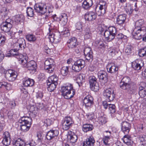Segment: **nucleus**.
<instances>
[{
    "mask_svg": "<svg viewBox=\"0 0 146 146\" xmlns=\"http://www.w3.org/2000/svg\"><path fill=\"white\" fill-rule=\"evenodd\" d=\"M133 48L130 45H128L126 48L125 52L128 55H129L131 53Z\"/></svg>",
    "mask_w": 146,
    "mask_h": 146,
    "instance_id": "obj_58",
    "label": "nucleus"
},
{
    "mask_svg": "<svg viewBox=\"0 0 146 146\" xmlns=\"http://www.w3.org/2000/svg\"><path fill=\"white\" fill-rule=\"evenodd\" d=\"M84 53L86 60L89 62H91L93 60L92 51L90 48L88 47L84 49Z\"/></svg>",
    "mask_w": 146,
    "mask_h": 146,
    "instance_id": "obj_15",
    "label": "nucleus"
},
{
    "mask_svg": "<svg viewBox=\"0 0 146 146\" xmlns=\"http://www.w3.org/2000/svg\"><path fill=\"white\" fill-rule=\"evenodd\" d=\"M61 34L65 37H67L70 35V33L68 29H65V30L61 32Z\"/></svg>",
    "mask_w": 146,
    "mask_h": 146,
    "instance_id": "obj_62",
    "label": "nucleus"
},
{
    "mask_svg": "<svg viewBox=\"0 0 146 146\" xmlns=\"http://www.w3.org/2000/svg\"><path fill=\"white\" fill-rule=\"evenodd\" d=\"M81 35L84 36V38L88 39L91 37V33L90 29L88 28H86L84 31H81Z\"/></svg>",
    "mask_w": 146,
    "mask_h": 146,
    "instance_id": "obj_29",
    "label": "nucleus"
},
{
    "mask_svg": "<svg viewBox=\"0 0 146 146\" xmlns=\"http://www.w3.org/2000/svg\"><path fill=\"white\" fill-rule=\"evenodd\" d=\"M108 51L109 53L112 56L114 55L117 53V50L115 48H111L109 49Z\"/></svg>",
    "mask_w": 146,
    "mask_h": 146,
    "instance_id": "obj_57",
    "label": "nucleus"
},
{
    "mask_svg": "<svg viewBox=\"0 0 146 146\" xmlns=\"http://www.w3.org/2000/svg\"><path fill=\"white\" fill-rule=\"evenodd\" d=\"M108 72L110 73H113L118 70V68L113 63H109L106 66Z\"/></svg>",
    "mask_w": 146,
    "mask_h": 146,
    "instance_id": "obj_21",
    "label": "nucleus"
},
{
    "mask_svg": "<svg viewBox=\"0 0 146 146\" xmlns=\"http://www.w3.org/2000/svg\"><path fill=\"white\" fill-rule=\"evenodd\" d=\"M6 40L5 36L0 33V46H2L5 44Z\"/></svg>",
    "mask_w": 146,
    "mask_h": 146,
    "instance_id": "obj_44",
    "label": "nucleus"
},
{
    "mask_svg": "<svg viewBox=\"0 0 146 146\" xmlns=\"http://www.w3.org/2000/svg\"><path fill=\"white\" fill-rule=\"evenodd\" d=\"M31 119L28 117H22L19 121V122L21 123V130L24 132L28 131L31 125Z\"/></svg>",
    "mask_w": 146,
    "mask_h": 146,
    "instance_id": "obj_3",
    "label": "nucleus"
},
{
    "mask_svg": "<svg viewBox=\"0 0 146 146\" xmlns=\"http://www.w3.org/2000/svg\"><path fill=\"white\" fill-rule=\"evenodd\" d=\"M60 20L63 25H65L67 21V17L66 14H64L61 15Z\"/></svg>",
    "mask_w": 146,
    "mask_h": 146,
    "instance_id": "obj_45",
    "label": "nucleus"
},
{
    "mask_svg": "<svg viewBox=\"0 0 146 146\" xmlns=\"http://www.w3.org/2000/svg\"><path fill=\"white\" fill-rule=\"evenodd\" d=\"M74 121L70 117H66L62 121V128L64 130L68 129L72 126Z\"/></svg>",
    "mask_w": 146,
    "mask_h": 146,
    "instance_id": "obj_9",
    "label": "nucleus"
},
{
    "mask_svg": "<svg viewBox=\"0 0 146 146\" xmlns=\"http://www.w3.org/2000/svg\"><path fill=\"white\" fill-rule=\"evenodd\" d=\"M126 15L125 14L119 15L117 18L116 24L120 29H123L126 19Z\"/></svg>",
    "mask_w": 146,
    "mask_h": 146,
    "instance_id": "obj_14",
    "label": "nucleus"
},
{
    "mask_svg": "<svg viewBox=\"0 0 146 146\" xmlns=\"http://www.w3.org/2000/svg\"><path fill=\"white\" fill-rule=\"evenodd\" d=\"M12 22L10 19H6L0 25L1 30L5 32H9L12 27Z\"/></svg>",
    "mask_w": 146,
    "mask_h": 146,
    "instance_id": "obj_7",
    "label": "nucleus"
},
{
    "mask_svg": "<svg viewBox=\"0 0 146 146\" xmlns=\"http://www.w3.org/2000/svg\"><path fill=\"white\" fill-rule=\"evenodd\" d=\"M95 141L93 137H90L86 139V141L83 142V146H93Z\"/></svg>",
    "mask_w": 146,
    "mask_h": 146,
    "instance_id": "obj_26",
    "label": "nucleus"
},
{
    "mask_svg": "<svg viewBox=\"0 0 146 146\" xmlns=\"http://www.w3.org/2000/svg\"><path fill=\"white\" fill-rule=\"evenodd\" d=\"M132 66L135 70H140L141 67L140 63H137L136 62H132Z\"/></svg>",
    "mask_w": 146,
    "mask_h": 146,
    "instance_id": "obj_46",
    "label": "nucleus"
},
{
    "mask_svg": "<svg viewBox=\"0 0 146 146\" xmlns=\"http://www.w3.org/2000/svg\"><path fill=\"white\" fill-rule=\"evenodd\" d=\"M17 51L14 49H12L10 50V53L11 56H13L16 57L17 54H18Z\"/></svg>",
    "mask_w": 146,
    "mask_h": 146,
    "instance_id": "obj_64",
    "label": "nucleus"
},
{
    "mask_svg": "<svg viewBox=\"0 0 146 146\" xmlns=\"http://www.w3.org/2000/svg\"><path fill=\"white\" fill-rule=\"evenodd\" d=\"M3 138V139L2 141L3 145L6 146L9 145L11 140L10 135L8 132L6 131L4 133Z\"/></svg>",
    "mask_w": 146,
    "mask_h": 146,
    "instance_id": "obj_18",
    "label": "nucleus"
},
{
    "mask_svg": "<svg viewBox=\"0 0 146 146\" xmlns=\"http://www.w3.org/2000/svg\"><path fill=\"white\" fill-rule=\"evenodd\" d=\"M98 122L100 124L103 125L107 122V119L104 115L98 117Z\"/></svg>",
    "mask_w": 146,
    "mask_h": 146,
    "instance_id": "obj_43",
    "label": "nucleus"
},
{
    "mask_svg": "<svg viewBox=\"0 0 146 146\" xmlns=\"http://www.w3.org/2000/svg\"><path fill=\"white\" fill-rule=\"evenodd\" d=\"M58 133L57 130H50L47 132L46 135V138L47 140H50L54 137L58 136Z\"/></svg>",
    "mask_w": 146,
    "mask_h": 146,
    "instance_id": "obj_23",
    "label": "nucleus"
},
{
    "mask_svg": "<svg viewBox=\"0 0 146 146\" xmlns=\"http://www.w3.org/2000/svg\"><path fill=\"white\" fill-rule=\"evenodd\" d=\"M34 9L38 13H40L42 14L45 13H50L52 11L50 9H48V10L47 7L45 4L42 3H38L35 4L34 6Z\"/></svg>",
    "mask_w": 146,
    "mask_h": 146,
    "instance_id": "obj_5",
    "label": "nucleus"
},
{
    "mask_svg": "<svg viewBox=\"0 0 146 146\" xmlns=\"http://www.w3.org/2000/svg\"><path fill=\"white\" fill-rule=\"evenodd\" d=\"M34 81L33 79L28 78L23 81V85L26 87L32 86L34 84Z\"/></svg>",
    "mask_w": 146,
    "mask_h": 146,
    "instance_id": "obj_33",
    "label": "nucleus"
},
{
    "mask_svg": "<svg viewBox=\"0 0 146 146\" xmlns=\"http://www.w3.org/2000/svg\"><path fill=\"white\" fill-rule=\"evenodd\" d=\"M68 138L70 143H74L77 141L78 137L76 135L73 133L69 135Z\"/></svg>",
    "mask_w": 146,
    "mask_h": 146,
    "instance_id": "obj_31",
    "label": "nucleus"
},
{
    "mask_svg": "<svg viewBox=\"0 0 146 146\" xmlns=\"http://www.w3.org/2000/svg\"><path fill=\"white\" fill-rule=\"evenodd\" d=\"M26 47L25 41L23 38H21L18 40V42L14 44V49L18 51L20 49H24Z\"/></svg>",
    "mask_w": 146,
    "mask_h": 146,
    "instance_id": "obj_13",
    "label": "nucleus"
},
{
    "mask_svg": "<svg viewBox=\"0 0 146 146\" xmlns=\"http://www.w3.org/2000/svg\"><path fill=\"white\" fill-rule=\"evenodd\" d=\"M93 129V126L92 125L86 124L83 125L82 130L84 132H87L92 130Z\"/></svg>",
    "mask_w": 146,
    "mask_h": 146,
    "instance_id": "obj_32",
    "label": "nucleus"
},
{
    "mask_svg": "<svg viewBox=\"0 0 146 146\" xmlns=\"http://www.w3.org/2000/svg\"><path fill=\"white\" fill-rule=\"evenodd\" d=\"M61 88L62 94L65 99H70L75 94V91L70 84H68L66 86H63Z\"/></svg>",
    "mask_w": 146,
    "mask_h": 146,
    "instance_id": "obj_2",
    "label": "nucleus"
},
{
    "mask_svg": "<svg viewBox=\"0 0 146 146\" xmlns=\"http://www.w3.org/2000/svg\"><path fill=\"white\" fill-rule=\"evenodd\" d=\"M139 55L141 57L146 56V47L139 50Z\"/></svg>",
    "mask_w": 146,
    "mask_h": 146,
    "instance_id": "obj_48",
    "label": "nucleus"
},
{
    "mask_svg": "<svg viewBox=\"0 0 146 146\" xmlns=\"http://www.w3.org/2000/svg\"><path fill=\"white\" fill-rule=\"evenodd\" d=\"M144 23L143 19L139 20L136 22L135 27L132 33L133 37L135 39L140 40L142 36L146 34V29L143 26Z\"/></svg>",
    "mask_w": 146,
    "mask_h": 146,
    "instance_id": "obj_1",
    "label": "nucleus"
},
{
    "mask_svg": "<svg viewBox=\"0 0 146 146\" xmlns=\"http://www.w3.org/2000/svg\"><path fill=\"white\" fill-rule=\"evenodd\" d=\"M141 88L139 89V94L141 98H143L146 96V91L144 89H141Z\"/></svg>",
    "mask_w": 146,
    "mask_h": 146,
    "instance_id": "obj_55",
    "label": "nucleus"
},
{
    "mask_svg": "<svg viewBox=\"0 0 146 146\" xmlns=\"http://www.w3.org/2000/svg\"><path fill=\"white\" fill-rule=\"evenodd\" d=\"M25 19V17L22 15H17L15 19V21L17 23L23 22Z\"/></svg>",
    "mask_w": 146,
    "mask_h": 146,
    "instance_id": "obj_49",
    "label": "nucleus"
},
{
    "mask_svg": "<svg viewBox=\"0 0 146 146\" xmlns=\"http://www.w3.org/2000/svg\"><path fill=\"white\" fill-rule=\"evenodd\" d=\"M83 103V105L86 107H91L94 103L92 97L90 95L87 96L84 98Z\"/></svg>",
    "mask_w": 146,
    "mask_h": 146,
    "instance_id": "obj_19",
    "label": "nucleus"
},
{
    "mask_svg": "<svg viewBox=\"0 0 146 146\" xmlns=\"http://www.w3.org/2000/svg\"><path fill=\"white\" fill-rule=\"evenodd\" d=\"M55 42H59L61 40L60 36L59 33H56L55 34V37H54Z\"/></svg>",
    "mask_w": 146,
    "mask_h": 146,
    "instance_id": "obj_63",
    "label": "nucleus"
},
{
    "mask_svg": "<svg viewBox=\"0 0 146 146\" xmlns=\"http://www.w3.org/2000/svg\"><path fill=\"white\" fill-rule=\"evenodd\" d=\"M120 88L122 89L125 90L128 93L132 94L136 89L135 84H131L120 83Z\"/></svg>",
    "mask_w": 146,
    "mask_h": 146,
    "instance_id": "obj_6",
    "label": "nucleus"
},
{
    "mask_svg": "<svg viewBox=\"0 0 146 146\" xmlns=\"http://www.w3.org/2000/svg\"><path fill=\"white\" fill-rule=\"evenodd\" d=\"M98 76L100 82L102 85H104L108 81V74L105 72H100L98 73Z\"/></svg>",
    "mask_w": 146,
    "mask_h": 146,
    "instance_id": "obj_16",
    "label": "nucleus"
},
{
    "mask_svg": "<svg viewBox=\"0 0 146 146\" xmlns=\"http://www.w3.org/2000/svg\"><path fill=\"white\" fill-rule=\"evenodd\" d=\"M26 38L29 41L34 42L36 40L35 36L32 34L28 35L26 36Z\"/></svg>",
    "mask_w": 146,
    "mask_h": 146,
    "instance_id": "obj_47",
    "label": "nucleus"
},
{
    "mask_svg": "<svg viewBox=\"0 0 146 146\" xmlns=\"http://www.w3.org/2000/svg\"><path fill=\"white\" fill-rule=\"evenodd\" d=\"M139 139L141 145H146V135H139Z\"/></svg>",
    "mask_w": 146,
    "mask_h": 146,
    "instance_id": "obj_41",
    "label": "nucleus"
},
{
    "mask_svg": "<svg viewBox=\"0 0 146 146\" xmlns=\"http://www.w3.org/2000/svg\"><path fill=\"white\" fill-rule=\"evenodd\" d=\"M93 4L92 0H85L82 4V7L85 9H88L91 7Z\"/></svg>",
    "mask_w": 146,
    "mask_h": 146,
    "instance_id": "obj_28",
    "label": "nucleus"
},
{
    "mask_svg": "<svg viewBox=\"0 0 146 146\" xmlns=\"http://www.w3.org/2000/svg\"><path fill=\"white\" fill-rule=\"evenodd\" d=\"M5 78L9 81L15 80L17 76V73L14 70H9L4 72Z\"/></svg>",
    "mask_w": 146,
    "mask_h": 146,
    "instance_id": "obj_10",
    "label": "nucleus"
},
{
    "mask_svg": "<svg viewBox=\"0 0 146 146\" xmlns=\"http://www.w3.org/2000/svg\"><path fill=\"white\" fill-rule=\"evenodd\" d=\"M123 142L127 145H131L133 142L130 136L127 135H124L122 139Z\"/></svg>",
    "mask_w": 146,
    "mask_h": 146,
    "instance_id": "obj_27",
    "label": "nucleus"
},
{
    "mask_svg": "<svg viewBox=\"0 0 146 146\" xmlns=\"http://www.w3.org/2000/svg\"><path fill=\"white\" fill-rule=\"evenodd\" d=\"M49 30L50 32V34L49 35V38L50 41L51 42H53L54 41V37H55V34L51 33V31L50 28L49 29Z\"/></svg>",
    "mask_w": 146,
    "mask_h": 146,
    "instance_id": "obj_60",
    "label": "nucleus"
},
{
    "mask_svg": "<svg viewBox=\"0 0 146 146\" xmlns=\"http://www.w3.org/2000/svg\"><path fill=\"white\" fill-rule=\"evenodd\" d=\"M69 67L68 66H64L61 69V74L63 76H66L68 74Z\"/></svg>",
    "mask_w": 146,
    "mask_h": 146,
    "instance_id": "obj_42",
    "label": "nucleus"
},
{
    "mask_svg": "<svg viewBox=\"0 0 146 146\" xmlns=\"http://www.w3.org/2000/svg\"><path fill=\"white\" fill-rule=\"evenodd\" d=\"M108 132V135L105 136L102 139L103 142L105 145H107L108 144L109 140L110 139V136L111 135V132L110 131H106L105 133Z\"/></svg>",
    "mask_w": 146,
    "mask_h": 146,
    "instance_id": "obj_37",
    "label": "nucleus"
},
{
    "mask_svg": "<svg viewBox=\"0 0 146 146\" xmlns=\"http://www.w3.org/2000/svg\"><path fill=\"white\" fill-rule=\"evenodd\" d=\"M27 13L28 16L33 17L34 15L33 10L31 7H28L27 10Z\"/></svg>",
    "mask_w": 146,
    "mask_h": 146,
    "instance_id": "obj_50",
    "label": "nucleus"
},
{
    "mask_svg": "<svg viewBox=\"0 0 146 146\" xmlns=\"http://www.w3.org/2000/svg\"><path fill=\"white\" fill-rule=\"evenodd\" d=\"M125 9L126 13L129 15L131 14L133 11L132 7L129 5H127Z\"/></svg>",
    "mask_w": 146,
    "mask_h": 146,
    "instance_id": "obj_51",
    "label": "nucleus"
},
{
    "mask_svg": "<svg viewBox=\"0 0 146 146\" xmlns=\"http://www.w3.org/2000/svg\"><path fill=\"white\" fill-rule=\"evenodd\" d=\"M9 12V10L7 9L5 7H3L2 9V11L1 13L3 14L2 16L3 15L4 17H6L7 15L8 14Z\"/></svg>",
    "mask_w": 146,
    "mask_h": 146,
    "instance_id": "obj_61",
    "label": "nucleus"
},
{
    "mask_svg": "<svg viewBox=\"0 0 146 146\" xmlns=\"http://www.w3.org/2000/svg\"><path fill=\"white\" fill-rule=\"evenodd\" d=\"M96 18V15L93 12H90L86 13L85 16V19L88 21H93Z\"/></svg>",
    "mask_w": 146,
    "mask_h": 146,
    "instance_id": "obj_24",
    "label": "nucleus"
},
{
    "mask_svg": "<svg viewBox=\"0 0 146 146\" xmlns=\"http://www.w3.org/2000/svg\"><path fill=\"white\" fill-rule=\"evenodd\" d=\"M117 33L116 28L114 27H110L104 33V35L107 40L110 41L114 39Z\"/></svg>",
    "mask_w": 146,
    "mask_h": 146,
    "instance_id": "obj_4",
    "label": "nucleus"
},
{
    "mask_svg": "<svg viewBox=\"0 0 146 146\" xmlns=\"http://www.w3.org/2000/svg\"><path fill=\"white\" fill-rule=\"evenodd\" d=\"M16 58L18 59L19 62L23 66L24 63H27V60L28 59V57L26 56V55H25V54L23 55L18 53Z\"/></svg>",
    "mask_w": 146,
    "mask_h": 146,
    "instance_id": "obj_22",
    "label": "nucleus"
},
{
    "mask_svg": "<svg viewBox=\"0 0 146 146\" xmlns=\"http://www.w3.org/2000/svg\"><path fill=\"white\" fill-rule=\"evenodd\" d=\"M51 66L48 62L45 61L44 62V69L47 72L49 73L53 72L54 70H51Z\"/></svg>",
    "mask_w": 146,
    "mask_h": 146,
    "instance_id": "obj_34",
    "label": "nucleus"
},
{
    "mask_svg": "<svg viewBox=\"0 0 146 146\" xmlns=\"http://www.w3.org/2000/svg\"><path fill=\"white\" fill-rule=\"evenodd\" d=\"M104 96L108 101H113L115 97L114 90L111 88H109L105 90L103 93Z\"/></svg>",
    "mask_w": 146,
    "mask_h": 146,
    "instance_id": "obj_11",
    "label": "nucleus"
},
{
    "mask_svg": "<svg viewBox=\"0 0 146 146\" xmlns=\"http://www.w3.org/2000/svg\"><path fill=\"white\" fill-rule=\"evenodd\" d=\"M11 86L10 84L4 82H0V88L5 87L7 90H9V88H8V87Z\"/></svg>",
    "mask_w": 146,
    "mask_h": 146,
    "instance_id": "obj_54",
    "label": "nucleus"
},
{
    "mask_svg": "<svg viewBox=\"0 0 146 146\" xmlns=\"http://www.w3.org/2000/svg\"><path fill=\"white\" fill-rule=\"evenodd\" d=\"M116 107L114 104H109V109L110 113L113 114L116 111Z\"/></svg>",
    "mask_w": 146,
    "mask_h": 146,
    "instance_id": "obj_52",
    "label": "nucleus"
},
{
    "mask_svg": "<svg viewBox=\"0 0 146 146\" xmlns=\"http://www.w3.org/2000/svg\"><path fill=\"white\" fill-rule=\"evenodd\" d=\"M90 87L91 90L95 92L99 90V87L97 82V79L94 76H90L89 78Z\"/></svg>",
    "mask_w": 146,
    "mask_h": 146,
    "instance_id": "obj_8",
    "label": "nucleus"
},
{
    "mask_svg": "<svg viewBox=\"0 0 146 146\" xmlns=\"http://www.w3.org/2000/svg\"><path fill=\"white\" fill-rule=\"evenodd\" d=\"M74 63L82 68L85 66V61L82 59H79L77 60L74 62Z\"/></svg>",
    "mask_w": 146,
    "mask_h": 146,
    "instance_id": "obj_40",
    "label": "nucleus"
},
{
    "mask_svg": "<svg viewBox=\"0 0 146 146\" xmlns=\"http://www.w3.org/2000/svg\"><path fill=\"white\" fill-rule=\"evenodd\" d=\"M23 66L24 67L27 68L29 70H36L37 67L36 63L33 60L24 63Z\"/></svg>",
    "mask_w": 146,
    "mask_h": 146,
    "instance_id": "obj_17",
    "label": "nucleus"
},
{
    "mask_svg": "<svg viewBox=\"0 0 146 146\" xmlns=\"http://www.w3.org/2000/svg\"><path fill=\"white\" fill-rule=\"evenodd\" d=\"M78 43L77 39L75 37H72L69 40L68 46L71 48H76L78 45Z\"/></svg>",
    "mask_w": 146,
    "mask_h": 146,
    "instance_id": "obj_25",
    "label": "nucleus"
},
{
    "mask_svg": "<svg viewBox=\"0 0 146 146\" xmlns=\"http://www.w3.org/2000/svg\"><path fill=\"white\" fill-rule=\"evenodd\" d=\"M106 3L104 2L102 3L100 2V3L96 5L95 8V10L100 15H104L105 13L106 9L107 6Z\"/></svg>",
    "mask_w": 146,
    "mask_h": 146,
    "instance_id": "obj_12",
    "label": "nucleus"
},
{
    "mask_svg": "<svg viewBox=\"0 0 146 146\" xmlns=\"http://www.w3.org/2000/svg\"><path fill=\"white\" fill-rule=\"evenodd\" d=\"M74 63L82 68L85 66V61L82 59H79L77 60L74 62Z\"/></svg>",
    "mask_w": 146,
    "mask_h": 146,
    "instance_id": "obj_39",
    "label": "nucleus"
},
{
    "mask_svg": "<svg viewBox=\"0 0 146 146\" xmlns=\"http://www.w3.org/2000/svg\"><path fill=\"white\" fill-rule=\"evenodd\" d=\"M131 81L129 77H124L121 80L120 83H124L131 84L130 83Z\"/></svg>",
    "mask_w": 146,
    "mask_h": 146,
    "instance_id": "obj_56",
    "label": "nucleus"
},
{
    "mask_svg": "<svg viewBox=\"0 0 146 146\" xmlns=\"http://www.w3.org/2000/svg\"><path fill=\"white\" fill-rule=\"evenodd\" d=\"M121 130L124 133L127 134L130 129V124L126 121H123L121 123Z\"/></svg>",
    "mask_w": 146,
    "mask_h": 146,
    "instance_id": "obj_20",
    "label": "nucleus"
},
{
    "mask_svg": "<svg viewBox=\"0 0 146 146\" xmlns=\"http://www.w3.org/2000/svg\"><path fill=\"white\" fill-rule=\"evenodd\" d=\"M46 61L47 62H48L52 66H51V70H54L55 65V62L54 60L51 58H50L48 59Z\"/></svg>",
    "mask_w": 146,
    "mask_h": 146,
    "instance_id": "obj_53",
    "label": "nucleus"
},
{
    "mask_svg": "<svg viewBox=\"0 0 146 146\" xmlns=\"http://www.w3.org/2000/svg\"><path fill=\"white\" fill-rule=\"evenodd\" d=\"M85 81V79L84 76L82 75V74L79 75L76 79V82L79 87L82 86L83 83Z\"/></svg>",
    "mask_w": 146,
    "mask_h": 146,
    "instance_id": "obj_30",
    "label": "nucleus"
},
{
    "mask_svg": "<svg viewBox=\"0 0 146 146\" xmlns=\"http://www.w3.org/2000/svg\"><path fill=\"white\" fill-rule=\"evenodd\" d=\"M24 143V141L20 138L15 140L13 142V144L15 146H22Z\"/></svg>",
    "mask_w": 146,
    "mask_h": 146,
    "instance_id": "obj_38",
    "label": "nucleus"
},
{
    "mask_svg": "<svg viewBox=\"0 0 146 146\" xmlns=\"http://www.w3.org/2000/svg\"><path fill=\"white\" fill-rule=\"evenodd\" d=\"M58 78L56 75H53L50 76L48 78V82L58 84Z\"/></svg>",
    "mask_w": 146,
    "mask_h": 146,
    "instance_id": "obj_35",
    "label": "nucleus"
},
{
    "mask_svg": "<svg viewBox=\"0 0 146 146\" xmlns=\"http://www.w3.org/2000/svg\"><path fill=\"white\" fill-rule=\"evenodd\" d=\"M72 68V70L75 72H79L82 69L81 67L76 65L74 63L73 65Z\"/></svg>",
    "mask_w": 146,
    "mask_h": 146,
    "instance_id": "obj_59",
    "label": "nucleus"
},
{
    "mask_svg": "<svg viewBox=\"0 0 146 146\" xmlns=\"http://www.w3.org/2000/svg\"><path fill=\"white\" fill-rule=\"evenodd\" d=\"M47 84L48 86L47 87L48 90L50 92H51L55 89L58 84L47 82Z\"/></svg>",
    "mask_w": 146,
    "mask_h": 146,
    "instance_id": "obj_36",
    "label": "nucleus"
}]
</instances>
